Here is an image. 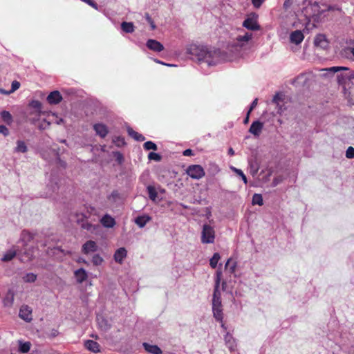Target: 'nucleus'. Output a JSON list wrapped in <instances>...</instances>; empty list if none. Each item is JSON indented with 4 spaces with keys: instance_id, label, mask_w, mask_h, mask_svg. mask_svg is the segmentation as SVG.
<instances>
[{
    "instance_id": "f257e3e1",
    "label": "nucleus",
    "mask_w": 354,
    "mask_h": 354,
    "mask_svg": "<svg viewBox=\"0 0 354 354\" xmlns=\"http://www.w3.org/2000/svg\"><path fill=\"white\" fill-rule=\"evenodd\" d=\"M187 53L191 59L199 64H206L209 66H215L219 62V52L216 50H209L204 46L190 44L187 47Z\"/></svg>"
},
{
    "instance_id": "f03ea898",
    "label": "nucleus",
    "mask_w": 354,
    "mask_h": 354,
    "mask_svg": "<svg viewBox=\"0 0 354 354\" xmlns=\"http://www.w3.org/2000/svg\"><path fill=\"white\" fill-rule=\"evenodd\" d=\"M214 240V228L209 224H204L201 231V243L203 244L213 243Z\"/></svg>"
},
{
    "instance_id": "7ed1b4c3",
    "label": "nucleus",
    "mask_w": 354,
    "mask_h": 354,
    "mask_svg": "<svg viewBox=\"0 0 354 354\" xmlns=\"http://www.w3.org/2000/svg\"><path fill=\"white\" fill-rule=\"evenodd\" d=\"M243 26L250 30H259L260 26L257 22V15L252 13L243 21Z\"/></svg>"
},
{
    "instance_id": "20e7f679",
    "label": "nucleus",
    "mask_w": 354,
    "mask_h": 354,
    "mask_svg": "<svg viewBox=\"0 0 354 354\" xmlns=\"http://www.w3.org/2000/svg\"><path fill=\"white\" fill-rule=\"evenodd\" d=\"M187 174L193 179H201L205 176V171L203 168L198 165L189 166L187 169Z\"/></svg>"
},
{
    "instance_id": "39448f33",
    "label": "nucleus",
    "mask_w": 354,
    "mask_h": 354,
    "mask_svg": "<svg viewBox=\"0 0 354 354\" xmlns=\"http://www.w3.org/2000/svg\"><path fill=\"white\" fill-rule=\"evenodd\" d=\"M212 312L214 317L218 322H222L223 319V313L222 308L221 300L212 301Z\"/></svg>"
},
{
    "instance_id": "423d86ee",
    "label": "nucleus",
    "mask_w": 354,
    "mask_h": 354,
    "mask_svg": "<svg viewBox=\"0 0 354 354\" xmlns=\"http://www.w3.org/2000/svg\"><path fill=\"white\" fill-rule=\"evenodd\" d=\"M221 278H222V272H221V270H218L216 273L215 286H214L212 301H216V299L218 300H221V292L219 290V286H220Z\"/></svg>"
},
{
    "instance_id": "0eeeda50",
    "label": "nucleus",
    "mask_w": 354,
    "mask_h": 354,
    "mask_svg": "<svg viewBox=\"0 0 354 354\" xmlns=\"http://www.w3.org/2000/svg\"><path fill=\"white\" fill-rule=\"evenodd\" d=\"M98 249V246L94 241H87L82 245V252L84 254L88 255L91 253L96 252Z\"/></svg>"
},
{
    "instance_id": "6e6552de",
    "label": "nucleus",
    "mask_w": 354,
    "mask_h": 354,
    "mask_svg": "<svg viewBox=\"0 0 354 354\" xmlns=\"http://www.w3.org/2000/svg\"><path fill=\"white\" fill-rule=\"evenodd\" d=\"M252 38V34L250 32H245L243 35H239L236 37V41L234 43V46L236 48L243 47L247 45Z\"/></svg>"
},
{
    "instance_id": "1a4fd4ad",
    "label": "nucleus",
    "mask_w": 354,
    "mask_h": 354,
    "mask_svg": "<svg viewBox=\"0 0 354 354\" xmlns=\"http://www.w3.org/2000/svg\"><path fill=\"white\" fill-rule=\"evenodd\" d=\"M263 123L259 120L254 121L252 123L249 132L254 135L255 137H259L263 130Z\"/></svg>"
},
{
    "instance_id": "9d476101",
    "label": "nucleus",
    "mask_w": 354,
    "mask_h": 354,
    "mask_svg": "<svg viewBox=\"0 0 354 354\" xmlns=\"http://www.w3.org/2000/svg\"><path fill=\"white\" fill-rule=\"evenodd\" d=\"M32 310L28 306H22L19 310V317L26 322L32 320Z\"/></svg>"
},
{
    "instance_id": "9b49d317",
    "label": "nucleus",
    "mask_w": 354,
    "mask_h": 354,
    "mask_svg": "<svg viewBox=\"0 0 354 354\" xmlns=\"http://www.w3.org/2000/svg\"><path fill=\"white\" fill-rule=\"evenodd\" d=\"M76 282L82 283L88 279V272L84 268H79L74 271Z\"/></svg>"
},
{
    "instance_id": "f8f14e48",
    "label": "nucleus",
    "mask_w": 354,
    "mask_h": 354,
    "mask_svg": "<svg viewBox=\"0 0 354 354\" xmlns=\"http://www.w3.org/2000/svg\"><path fill=\"white\" fill-rule=\"evenodd\" d=\"M147 48L154 52H161L164 49L163 45L155 39H149L146 44Z\"/></svg>"
},
{
    "instance_id": "ddd939ff",
    "label": "nucleus",
    "mask_w": 354,
    "mask_h": 354,
    "mask_svg": "<svg viewBox=\"0 0 354 354\" xmlns=\"http://www.w3.org/2000/svg\"><path fill=\"white\" fill-rule=\"evenodd\" d=\"M93 129L97 135L101 138H105L109 133L107 127L102 123H97L93 125Z\"/></svg>"
},
{
    "instance_id": "4468645a",
    "label": "nucleus",
    "mask_w": 354,
    "mask_h": 354,
    "mask_svg": "<svg viewBox=\"0 0 354 354\" xmlns=\"http://www.w3.org/2000/svg\"><path fill=\"white\" fill-rule=\"evenodd\" d=\"M62 100V97L60 93L57 91L51 92L47 97V101L49 104H56L60 102Z\"/></svg>"
},
{
    "instance_id": "2eb2a0df",
    "label": "nucleus",
    "mask_w": 354,
    "mask_h": 354,
    "mask_svg": "<svg viewBox=\"0 0 354 354\" xmlns=\"http://www.w3.org/2000/svg\"><path fill=\"white\" fill-rule=\"evenodd\" d=\"M151 220V216L147 214H142L137 216L135 218V223L140 227H144L147 223H149Z\"/></svg>"
},
{
    "instance_id": "dca6fc26",
    "label": "nucleus",
    "mask_w": 354,
    "mask_h": 354,
    "mask_svg": "<svg viewBox=\"0 0 354 354\" xmlns=\"http://www.w3.org/2000/svg\"><path fill=\"white\" fill-rule=\"evenodd\" d=\"M84 346L86 348V349L94 353H97L100 351V344L93 340H86L84 342Z\"/></svg>"
},
{
    "instance_id": "f3484780",
    "label": "nucleus",
    "mask_w": 354,
    "mask_h": 354,
    "mask_svg": "<svg viewBox=\"0 0 354 354\" xmlns=\"http://www.w3.org/2000/svg\"><path fill=\"white\" fill-rule=\"evenodd\" d=\"M304 34L301 30L293 31L290 36V41L295 44H300L304 40Z\"/></svg>"
},
{
    "instance_id": "a211bd4d",
    "label": "nucleus",
    "mask_w": 354,
    "mask_h": 354,
    "mask_svg": "<svg viewBox=\"0 0 354 354\" xmlns=\"http://www.w3.org/2000/svg\"><path fill=\"white\" fill-rule=\"evenodd\" d=\"M314 44L315 46L322 48H326L328 46V41L326 37L324 35L322 34H319L315 37Z\"/></svg>"
},
{
    "instance_id": "6ab92c4d",
    "label": "nucleus",
    "mask_w": 354,
    "mask_h": 354,
    "mask_svg": "<svg viewBox=\"0 0 354 354\" xmlns=\"http://www.w3.org/2000/svg\"><path fill=\"white\" fill-rule=\"evenodd\" d=\"M324 71L332 72L333 73H336V72L341 71H348V75L347 76V77H348L350 79H352V80H354V71H349V68H347V67H344V66H333V67H330V68H325V69H324Z\"/></svg>"
},
{
    "instance_id": "aec40b11",
    "label": "nucleus",
    "mask_w": 354,
    "mask_h": 354,
    "mask_svg": "<svg viewBox=\"0 0 354 354\" xmlns=\"http://www.w3.org/2000/svg\"><path fill=\"white\" fill-rule=\"evenodd\" d=\"M102 225L108 228L113 227L115 225V219L109 214H105L100 220Z\"/></svg>"
},
{
    "instance_id": "412c9836",
    "label": "nucleus",
    "mask_w": 354,
    "mask_h": 354,
    "mask_svg": "<svg viewBox=\"0 0 354 354\" xmlns=\"http://www.w3.org/2000/svg\"><path fill=\"white\" fill-rule=\"evenodd\" d=\"M17 251L18 249H17L15 247H12L5 252L3 257L1 258V261L3 262H8L11 261L13 258L15 257Z\"/></svg>"
},
{
    "instance_id": "4be33fe9",
    "label": "nucleus",
    "mask_w": 354,
    "mask_h": 354,
    "mask_svg": "<svg viewBox=\"0 0 354 354\" xmlns=\"http://www.w3.org/2000/svg\"><path fill=\"white\" fill-rule=\"evenodd\" d=\"M127 250L124 248L118 249L114 254V259L116 262L121 263L127 257Z\"/></svg>"
},
{
    "instance_id": "5701e85b",
    "label": "nucleus",
    "mask_w": 354,
    "mask_h": 354,
    "mask_svg": "<svg viewBox=\"0 0 354 354\" xmlns=\"http://www.w3.org/2000/svg\"><path fill=\"white\" fill-rule=\"evenodd\" d=\"M143 347L145 351L151 354H161L162 350L156 345H152L148 343H143Z\"/></svg>"
},
{
    "instance_id": "b1692460",
    "label": "nucleus",
    "mask_w": 354,
    "mask_h": 354,
    "mask_svg": "<svg viewBox=\"0 0 354 354\" xmlns=\"http://www.w3.org/2000/svg\"><path fill=\"white\" fill-rule=\"evenodd\" d=\"M33 234L28 231L23 230L20 236V241L23 243L24 245H27L29 242L33 239Z\"/></svg>"
},
{
    "instance_id": "393cba45",
    "label": "nucleus",
    "mask_w": 354,
    "mask_h": 354,
    "mask_svg": "<svg viewBox=\"0 0 354 354\" xmlns=\"http://www.w3.org/2000/svg\"><path fill=\"white\" fill-rule=\"evenodd\" d=\"M224 339L225 344L228 347V348L231 351H234L236 348V343L233 337L229 333H227Z\"/></svg>"
},
{
    "instance_id": "a878e982",
    "label": "nucleus",
    "mask_w": 354,
    "mask_h": 354,
    "mask_svg": "<svg viewBox=\"0 0 354 354\" xmlns=\"http://www.w3.org/2000/svg\"><path fill=\"white\" fill-rule=\"evenodd\" d=\"M97 323L99 327L104 331H107L111 328V325L110 322L103 317H97Z\"/></svg>"
},
{
    "instance_id": "bb28decb",
    "label": "nucleus",
    "mask_w": 354,
    "mask_h": 354,
    "mask_svg": "<svg viewBox=\"0 0 354 354\" xmlns=\"http://www.w3.org/2000/svg\"><path fill=\"white\" fill-rule=\"evenodd\" d=\"M18 345H19V351L21 353H28L31 346V344L29 342H23L22 340L18 341Z\"/></svg>"
},
{
    "instance_id": "cd10ccee",
    "label": "nucleus",
    "mask_w": 354,
    "mask_h": 354,
    "mask_svg": "<svg viewBox=\"0 0 354 354\" xmlns=\"http://www.w3.org/2000/svg\"><path fill=\"white\" fill-rule=\"evenodd\" d=\"M42 111H31L28 113V120L32 124H35L37 121L39 120V118L41 116V114L42 113Z\"/></svg>"
},
{
    "instance_id": "c85d7f7f",
    "label": "nucleus",
    "mask_w": 354,
    "mask_h": 354,
    "mask_svg": "<svg viewBox=\"0 0 354 354\" xmlns=\"http://www.w3.org/2000/svg\"><path fill=\"white\" fill-rule=\"evenodd\" d=\"M48 191L46 194V197L51 196L52 194L58 190V185L56 180H52L50 184L47 186Z\"/></svg>"
},
{
    "instance_id": "c756f323",
    "label": "nucleus",
    "mask_w": 354,
    "mask_h": 354,
    "mask_svg": "<svg viewBox=\"0 0 354 354\" xmlns=\"http://www.w3.org/2000/svg\"><path fill=\"white\" fill-rule=\"evenodd\" d=\"M236 268V262L232 261V259H229L225 265V270L227 271L230 274H232L235 272Z\"/></svg>"
},
{
    "instance_id": "7c9ffc66",
    "label": "nucleus",
    "mask_w": 354,
    "mask_h": 354,
    "mask_svg": "<svg viewBox=\"0 0 354 354\" xmlns=\"http://www.w3.org/2000/svg\"><path fill=\"white\" fill-rule=\"evenodd\" d=\"M128 133L130 136L133 138L137 141H144L145 140V136H143L142 134H140L139 133L135 131L131 128L127 129Z\"/></svg>"
},
{
    "instance_id": "2f4dec72",
    "label": "nucleus",
    "mask_w": 354,
    "mask_h": 354,
    "mask_svg": "<svg viewBox=\"0 0 354 354\" xmlns=\"http://www.w3.org/2000/svg\"><path fill=\"white\" fill-rule=\"evenodd\" d=\"M28 150L26 143L22 140L17 141V147L15 149V151L17 153H26Z\"/></svg>"
},
{
    "instance_id": "473e14b6",
    "label": "nucleus",
    "mask_w": 354,
    "mask_h": 354,
    "mask_svg": "<svg viewBox=\"0 0 354 354\" xmlns=\"http://www.w3.org/2000/svg\"><path fill=\"white\" fill-rule=\"evenodd\" d=\"M122 30L127 33H131L134 31V25L131 22H122L121 24Z\"/></svg>"
},
{
    "instance_id": "72a5a7b5",
    "label": "nucleus",
    "mask_w": 354,
    "mask_h": 354,
    "mask_svg": "<svg viewBox=\"0 0 354 354\" xmlns=\"http://www.w3.org/2000/svg\"><path fill=\"white\" fill-rule=\"evenodd\" d=\"M147 190L148 192L149 198L153 202L156 201V198L158 196V193L153 186L149 185L147 187Z\"/></svg>"
},
{
    "instance_id": "f704fd0d",
    "label": "nucleus",
    "mask_w": 354,
    "mask_h": 354,
    "mask_svg": "<svg viewBox=\"0 0 354 354\" xmlns=\"http://www.w3.org/2000/svg\"><path fill=\"white\" fill-rule=\"evenodd\" d=\"M1 117L2 120L8 124H11L12 122V117L8 111H3L1 113Z\"/></svg>"
},
{
    "instance_id": "c9c22d12",
    "label": "nucleus",
    "mask_w": 354,
    "mask_h": 354,
    "mask_svg": "<svg viewBox=\"0 0 354 354\" xmlns=\"http://www.w3.org/2000/svg\"><path fill=\"white\" fill-rule=\"evenodd\" d=\"M221 257L218 253H214L213 257L209 260V265L212 268H215L217 266L218 262L220 260Z\"/></svg>"
},
{
    "instance_id": "e433bc0d",
    "label": "nucleus",
    "mask_w": 354,
    "mask_h": 354,
    "mask_svg": "<svg viewBox=\"0 0 354 354\" xmlns=\"http://www.w3.org/2000/svg\"><path fill=\"white\" fill-rule=\"evenodd\" d=\"M29 106L32 109H33L32 111H41V107H42V104L41 103L38 101V100H32L30 103H29Z\"/></svg>"
},
{
    "instance_id": "4c0bfd02",
    "label": "nucleus",
    "mask_w": 354,
    "mask_h": 354,
    "mask_svg": "<svg viewBox=\"0 0 354 354\" xmlns=\"http://www.w3.org/2000/svg\"><path fill=\"white\" fill-rule=\"evenodd\" d=\"M252 204L262 205L263 204L262 196L259 194H254L252 197Z\"/></svg>"
},
{
    "instance_id": "58836bf2",
    "label": "nucleus",
    "mask_w": 354,
    "mask_h": 354,
    "mask_svg": "<svg viewBox=\"0 0 354 354\" xmlns=\"http://www.w3.org/2000/svg\"><path fill=\"white\" fill-rule=\"evenodd\" d=\"M230 169L242 178V180L245 184H247V183H248L247 178L245 176V175L243 174V172L242 171V170L237 169L234 167H231Z\"/></svg>"
},
{
    "instance_id": "ea45409f",
    "label": "nucleus",
    "mask_w": 354,
    "mask_h": 354,
    "mask_svg": "<svg viewBox=\"0 0 354 354\" xmlns=\"http://www.w3.org/2000/svg\"><path fill=\"white\" fill-rule=\"evenodd\" d=\"M24 281L28 283L35 282L37 279V275L34 273H28L24 277Z\"/></svg>"
},
{
    "instance_id": "a19ab883",
    "label": "nucleus",
    "mask_w": 354,
    "mask_h": 354,
    "mask_svg": "<svg viewBox=\"0 0 354 354\" xmlns=\"http://www.w3.org/2000/svg\"><path fill=\"white\" fill-rule=\"evenodd\" d=\"M143 147H144V149L147 151L148 150H154V151L157 150V145L151 141H147V142H145Z\"/></svg>"
},
{
    "instance_id": "79ce46f5",
    "label": "nucleus",
    "mask_w": 354,
    "mask_h": 354,
    "mask_svg": "<svg viewBox=\"0 0 354 354\" xmlns=\"http://www.w3.org/2000/svg\"><path fill=\"white\" fill-rule=\"evenodd\" d=\"M348 75V72L345 74H340L337 75V81L339 84H344L346 80H351L352 79H350L347 77Z\"/></svg>"
},
{
    "instance_id": "37998d69",
    "label": "nucleus",
    "mask_w": 354,
    "mask_h": 354,
    "mask_svg": "<svg viewBox=\"0 0 354 354\" xmlns=\"http://www.w3.org/2000/svg\"><path fill=\"white\" fill-rule=\"evenodd\" d=\"M103 262V259L99 254H95L92 258V263L95 266H100Z\"/></svg>"
},
{
    "instance_id": "c03bdc74",
    "label": "nucleus",
    "mask_w": 354,
    "mask_h": 354,
    "mask_svg": "<svg viewBox=\"0 0 354 354\" xmlns=\"http://www.w3.org/2000/svg\"><path fill=\"white\" fill-rule=\"evenodd\" d=\"M81 227H82V228L85 229L90 232H93V230L95 229L94 226L92 224L89 223L87 221H82V223L81 224Z\"/></svg>"
},
{
    "instance_id": "a18cd8bd",
    "label": "nucleus",
    "mask_w": 354,
    "mask_h": 354,
    "mask_svg": "<svg viewBox=\"0 0 354 354\" xmlns=\"http://www.w3.org/2000/svg\"><path fill=\"white\" fill-rule=\"evenodd\" d=\"M145 17L147 21L149 24L151 30H155L156 28V26L149 15L148 13H145Z\"/></svg>"
},
{
    "instance_id": "49530a36",
    "label": "nucleus",
    "mask_w": 354,
    "mask_h": 354,
    "mask_svg": "<svg viewBox=\"0 0 354 354\" xmlns=\"http://www.w3.org/2000/svg\"><path fill=\"white\" fill-rule=\"evenodd\" d=\"M148 158L149 160H154L156 161H160L161 160V156L156 153L154 152H150L148 155Z\"/></svg>"
},
{
    "instance_id": "de8ad7c7",
    "label": "nucleus",
    "mask_w": 354,
    "mask_h": 354,
    "mask_svg": "<svg viewBox=\"0 0 354 354\" xmlns=\"http://www.w3.org/2000/svg\"><path fill=\"white\" fill-rule=\"evenodd\" d=\"M346 157L349 159L354 158V148L353 147H349L346 149Z\"/></svg>"
},
{
    "instance_id": "09e8293b",
    "label": "nucleus",
    "mask_w": 354,
    "mask_h": 354,
    "mask_svg": "<svg viewBox=\"0 0 354 354\" xmlns=\"http://www.w3.org/2000/svg\"><path fill=\"white\" fill-rule=\"evenodd\" d=\"M11 86H12L11 90L9 92H7L6 93L7 94L11 93L15 91L16 90H17L20 86V83L17 81H13L12 82Z\"/></svg>"
},
{
    "instance_id": "8fccbe9b",
    "label": "nucleus",
    "mask_w": 354,
    "mask_h": 354,
    "mask_svg": "<svg viewBox=\"0 0 354 354\" xmlns=\"http://www.w3.org/2000/svg\"><path fill=\"white\" fill-rule=\"evenodd\" d=\"M0 133L7 136L9 134V130L6 126L0 125Z\"/></svg>"
},
{
    "instance_id": "3c124183",
    "label": "nucleus",
    "mask_w": 354,
    "mask_h": 354,
    "mask_svg": "<svg viewBox=\"0 0 354 354\" xmlns=\"http://www.w3.org/2000/svg\"><path fill=\"white\" fill-rule=\"evenodd\" d=\"M265 0H252L253 6L258 8H259Z\"/></svg>"
},
{
    "instance_id": "603ef678",
    "label": "nucleus",
    "mask_w": 354,
    "mask_h": 354,
    "mask_svg": "<svg viewBox=\"0 0 354 354\" xmlns=\"http://www.w3.org/2000/svg\"><path fill=\"white\" fill-rule=\"evenodd\" d=\"M281 100V96L279 94H276L272 100L273 103H275L277 106L279 105V102Z\"/></svg>"
},
{
    "instance_id": "864d4df0",
    "label": "nucleus",
    "mask_w": 354,
    "mask_h": 354,
    "mask_svg": "<svg viewBox=\"0 0 354 354\" xmlns=\"http://www.w3.org/2000/svg\"><path fill=\"white\" fill-rule=\"evenodd\" d=\"M257 102H258V99L256 98L252 102V104L250 105V109L248 110V114H250L251 113V111L256 107V106L257 105Z\"/></svg>"
},
{
    "instance_id": "5fc2aeb1",
    "label": "nucleus",
    "mask_w": 354,
    "mask_h": 354,
    "mask_svg": "<svg viewBox=\"0 0 354 354\" xmlns=\"http://www.w3.org/2000/svg\"><path fill=\"white\" fill-rule=\"evenodd\" d=\"M292 0H285V1L283 3V8L285 9L288 8L292 4Z\"/></svg>"
},
{
    "instance_id": "6e6d98bb",
    "label": "nucleus",
    "mask_w": 354,
    "mask_h": 354,
    "mask_svg": "<svg viewBox=\"0 0 354 354\" xmlns=\"http://www.w3.org/2000/svg\"><path fill=\"white\" fill-rule=\"evenodd\" d=\"M192 154H193L192 150L189 149H186L183 151V155L185 156H192Z\"/></svg>"
},
{
    "instance_id": "4d7b16f0",
    "label": "nucleus",
    "mask_w": 354,
    "mask_h": 354,
    "mask_svg": "<svg viewBox=\"0 0 354 354\" xmlns=\"http://www.w3.org/2000/svg\"><path fill=\"white\" fill-rule=\"evenodd\" d=\"M44 122L46 124V125H45V126H44L43 124H41V125L39 126V128H40V129H45L46 127H48V126L50 125V122H46V120H44Z\"/></svg>"
},
{
    "instance_id": "13d9d810",
    "label": "nucleus",
    "mask_w": 354,
    "mask_h": 354,
    "mask_svg": "<svg viewBox=\"0 0 354 354\" xmlns=\"http://www.w3.org/2000/svg\"><path fill=\"white\" fill-rule=\"evenodd\" d=\"M56 118H57V117L56 116ZM57 124H60L63 122V119L62 118H59V119H56L55 122Z\"/></svg>"
},
{
    "instance_id": "bf43d9fd",
    "label": "nucleus",
    "mask_w": 354,
    "mask_h": 354,
    "mask_svg": "<svg viewBox=\"0 0 354 354\" xmlns=\"http://www.w3.org/2000/svg\"><path fill=\"white\" fill-rule=\"evenodd\" d=\"M228 154H229L230 156H234V151L233 150V149H232V148H230V149H228Z\"/></svg>"
},
{
    "instance_id": "052dcab7",
    "label": "nucleus",
    "mask_w": 354,
    "mask_h": 354,
    "mask_svg": "<svg viewBox=\"0 0 354 354\" xmlns=\"http://www.w3.org/2000/svg\"><path fill=\"white\" fill-rule=\"evenodd\" d=\"M77 261L79 263H85V264H88V262L85 259H84L82 258H80Z\"/></svg>"
},
{
    "instance_id": "680f3d73",
    "label": "nucleus",
    "mask_w": 354,
    "mask_h": 354,
    "mask_svg": "<svg viewBox=\"0 0 354 354\" xmlns=\"http://www.w3.org/2000/svg\"><path fill=\"white\" fill-rule=\"evenodd\" d=\"M249 115L248 113H247V116L245 118V119L244 120V123L246 124L248 122V120H249Z\"/></svg>"
},
{
    "instance_id": "e2e57ef3",
    "label": "nucleus",
    "mask_w": 354,
    "mask_h": 354,
    "mask_svg": "<svg viewBox=\"0 0 354 354\" xmlns=\"http://www.w3.org/2000/svg\"><path fill=\"white\" fill-rule=\"evenodd\" d=\"M157 62L159 63V64H162L169 66H171V64H167L163 63V62H162L160 61H157Z\"/></svg>"
},
{
    "instance_id": "0e129e2a",
    "label": "nucleus",
    "mask_w": 354,
    "mask_h": 354,
    "mask_svg": "<svg viewBox=\"0 0 354 354\" xmlns=\"http://www.w3.org/2000/svg\"><path fill=\"white\" fill-rule=\"evenodd\" d=\"M221 322L222 323V324H221V327H222L223 329L226 330V327L225 326V324L223 323V321H222V322Z\"/></svg>"
},
{
    "instance_id": "69168bd1",
    "label": "nucleus",
    "mask_w": 354,
    "mask_h": 354,
    "mask_svg": "<svg viewBox=\"0 0 354 354\" xmlns=\"http://www.w3.org/2000/svg\"><path fill=\"white\" fill-rule=\"evenodd\" d=\"M351 53H352V55H353L354 57V48H351Z\"/></svg>"
},
{
    "instance_id": "338daca9",
    "label": "nucleus",
    "mask_w": 354,
    "mask_h": 354,
    "mask_svg": "<svg viewBox=\"0 0 354 354\" xmlns=\"http://www.w3.org/2000/svg\"><path fill=\"white\" fill-rule=\"evenodd\" d=\"M118 195V193L117 192H113L111 194V196H116Z\"/></svg>"
},
{
    "instance_id": "774afa93",
    "label": "nucleus",
    "mask_w": 354,
    "mask_h": 354,
    "mask_svg": "<svg viewBox=\"0 0 354 354\" xmlns=\"http://www.w3.org/2000/svg\"><path fill=\"white\" fill-rule=\"evenodd\" d=\"M328 10H333V8L332 6H328Z\"/></svg>"
}]
</instances>
